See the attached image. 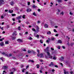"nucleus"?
Returning <instances> with one entry per match:
<instances>
[{
  "label": "nucleus",
  "instance_id": "nucleus-1",
  "mask_svg": "<svg viewBox=\"0 0 74 74\" xmlns=\"http://www.w3.org/2000/svg\"><path fill=\"white\" fill-rule=\"evenodd\" d=\"M45 52L46 53L49 51V47H47L46 49H44Z\"/></svg>",
  "mask_w": 74,
  "mask_h": 74
},
{
  "label": "nucleus",
  "instance_id": "nucleus-2",
  "mask_svg": "<svg viewBox=\"0 0 74 74\" xmlns=\"http://www.w3.org/2000/svg\"><path fill=\"white\" fill-rule=\"evenodd\" d=\"M8 69V66H4L2 67L3 70H7Z\"/></svg>",
  "mask_w": 74,
  "mask_h": 74
},
{
  "label": "nucleus",
  "instance_id": "nucleus-3",
  "mask_svg": "<svg viewBox=\"0 0 74 74\" xmlns=\"http://www.w3.org/2000/svg\"><path fill=\"white\" fill-rule=\"evenodd\" d=\"M43 54L42 53H41L39 55V54H37V56H40V58H43Z\"/></svg>",
  "mask_w": 74,
  "mask_h": 74
},
{
  "label": "nucleus",
  "instance_id": "nucleus-4",
  "mask_svg": "<svg viewBox=\"0 0 74 74\" xmlns=\"http://www.w3.org/2000/svg\"><path fill=\"white\" fill-rule=\"evenodd\" d=\"M16 35H17V33H16V32L15 31L13 34V36L14 37L16 36Z\"/></svg>",
  "mask_w": 74,
  "mask_h": 74
},
{
  "label": "nucleus",
  "instance_id": "nucleus-5",
  "mask_svg": "<svg viewBox=\"0 0 74 74\" xmlns=\"http://www.w3.org/2000/svg\"><path fill=\"white\" fill-rule=\"evenodd\" d=\"M4 1L3 0H1L0 2V5H1L3 4Z\"/></svg>",
  "mask_w": 74,
  "mask_h": 74
},
{
  "label": "nucleus",
  "instance_id": "nucleus-6",
  "mask_svg": "<svg viewBox=\"0 0 74 74\" xmlns=\"http://www.w3.org/2000/svg\"><path fill=\"white\" fill-rule=\"evenodd\" d=\"M21 16H18V17H16V18L19 21V20H20V19L21 18Z\"/></svg>",
  "mask_w": 74,
  "mask_h": 74
},
{
  "label": "nucleus",
  "instance_id": "nucleus-7",
  "mask_svg": "<svg viewBox=\"0 0 74 74\" xmlns=\"http://www.w3.org/2000/svg\"><path fill=\"white\" fill-rule=\"evenodd\" d=\"M64 74H69V72L67 71V72H66V70L64 69Z\"/></svg>",
  "mask_w": 74,
  "mask_h": 74
},
{
  "label": "nucleus",
  "instance_id": "nucleus-8",
  "mask_svg": "<svg viewBox=\"0 0 74 74\" xmlns=\"http://www.w3.org/2000/svg\"><path fill=\"white\" fill-rule=\"evenodd\" d=\"M27 12H30V11H32V10L30 8H28L27 10Z\"/></svg>",
  "mask_w": 74,
  "mask_h": 74
},
{
  "label": "nucleus",
  "instance_id": "nucleus-9",
  "mask_svg": "<svg viewBox=\"0 0 74 74\" xmlns=\"http://www.w3.org/2000/svg\"><path fill=\"white\" fill-rule=\"evenodd\" d=\"M54 66V64H53V62H51V64H49V66L52 67V66Z\"/></svg>",
  "mask_w": 74,
  "mask_h": 74
},
{
  "label": "nucleus",
  "instance_id": "nucleus-10",
  "mask_svg": "<svg viewBox=\"0 0 74 74\" xmlns=\"http://www.w3.org/2000/svg\"><path fill=\"white\" fill-rule=\"evenodd\" d=\"M46 53H47V56H50L51 53L49 52V51H48V52H47Z\"/></svg>",
  "mask_w": 74,
  "mask_h": 74
},
{
  "label": "nucleus",
  "instance_id": "nucleus-11",
  "mask_svg": "<svg viewBox=\"0 0 74 74\" xmlns=\"http://www.w3.org/2000/svg\"><path fill=\"white\" fill-rule=\"evenodd\" d=\"M17 41H18V42H22V40L20 39H18L17 40Z\"/></svg>",
  "mask_w": 74,
  "mask_h": 74
},
{
  "label": "nucleus",
  "instance_id": "nucleus-12",
  "mask_svg": "<svg viewBox=\"0 0 74 74\" xmlns=\"http://www.w3.org/2000/svg\"><path fill=\"white\" fill-rule=\"evenodd\" d=\"M44 27L45 28H48V25L47 24H45L44 25Z\"/></svg>",
  "mask_w": 74,
  "mask_h": 74
},
{
  "label": "nucleus",
  "instance_id": "nucleus-13",
  "mask_svg": "<svg viewBox=\"0 0 74 74\" xmlns=\"http://www.w3.org/2000/svg\"><path fill=\"white\" fill-rule=\"evenodd\" d=\"M0 45L1 46H3L4 45V42H1L0 43Z\"/></svg>",
  "mask_w": 74,
  "mask_h": 74
},
{
  "label": "nucleus",
  "instance_id": "nucleus-14",
  "mask_svg": "<svg viewBox=\"0 0 74 74\" xmlns=\"http://www.w3.org/2000/svg\"><path fill=\"white\" fill-rule=\"evenodd\" d=\"M60 60H61L62 61H63V60H64V58L62 57L61 58H60V59H59Z\"/></svg>",
  "mask_w": 74,
  "mask_h": 74
},
{
  "label": "nucleus",
  "instance_id": "nucleus-15",
  "mask_svg": "<svg viewBox=\"0 0 74 74\" xmlns=\"http://www.w3.org/2000/svg\"><path fill=\"white\" fill-rule=\"evenodd\" d=\"M10 4L11 5H13L14 3V2L12 1L10 3Z\"/></svg>",
  "mask_w": 74,
  "mask_h": 74
},
{
  "label": "nucleus",
  "instance_id": "nucleus-16",
  "mask_svg": "<svg viewBox=\"0 0 74 74\" xmlns=\"http://www.w3.org/2000/svg\"><path fill=\"white\" fill-rule=\"evenodd\" d=\"M34 36L35 37H37L38 38H39L40 37V36L38 35H37L36 36L34 35Z\"/></svg>",
  "mask_w": 74,
  "mask_h": 74
},
{
  "label": "nucleus",
  "instance_id": "nucleus-17",
  "mask_svg": "<svg viewBox=\"0 0 74 74\" xmlns=\"http://www.w3.org/2000/svg\"><path fill=\"white\" fill-rule=\"evenodd\" d=\"M37 28H36V30L37 31V32H39V27H38V26H37Z\"/></svg>",
  "mask_w": 74,
  "mask_h": 74
},
{
  "label": "nucleus",
  "instance_id": "nucleus-18",
  "mask_svg": "<svg viewBox=\"0 0 74 74\" xmlns=\"http://www.w3.org/2000/svg\"><path fill=\"white\" fill-rule=\"evenodd\" d=\"M53 59V60H56V56H55V55H54V56Z\"/></svg>",
  "mask_w": 74,
  "mask_h": 74
},
{
  "label": "nucleus",
  "instance_id": "nucleus-19",
  "mask_svg": "<svg viewBox=\"0 0 74 74\" xmlns=\"http://www.w3.org/2000/svg\"><path fill=\"white\" fill-rule=\"evenodd\" d=\"M62 41L60 40H59L58 41V43H62Z\"/></svg>",
  "mask_w": 74,
  "mask_h": 74
},
{
  "label": "nucleus",
  "instance_id": "nucleus-20",
  "mask_svg": "<svg viewBox=\"0 0 74 74\" xmlns=\"http://www.w3.org/2000/svg\"><path fill=\"white\" fill-rule=\"evenodd\" d=\"M28 62H32V63H34V61L33 60H29Z\"/></svg>",
  "mask_w": 74,
  "mask_h": 74
},
{
  "label": "nucleus",
  "instance_id": "nucleus-21",
  "mask_svg": "<svg viewBox=\"0 0 74 74\" xmlns=\"http://www.w3.org/2000/svg\"><path fill=\"white\" fill-rule=\"evenodd\" d=\"M64 14V13L63 12H62L60 14V15H63Z\"/></svg>",
  "mask_w": 74,
  "mask_h": 74
},
{
  "label": "nucleus",
  "instance_id": "nucleus-22",
  "mask_svg": "<svg viewBox=\"0 0 74 74\" xmlns=\"http://www.w3.org/2000/svg\"><path fill=\"white\" fill-rule=\"evenodd\" d=\"M36 66L37 67V69H38L39 68V64H37L36 65Z\"/></svg>",
  "mask_w": 74,
  "mask_h": 74
},
{
  "label": "nucleus",
  "instance_id": "nucleus-23",
  "mask_svg": "<svg viewBox=\"0 0 74 74\" xmlns=\"http://www.w3.org/2000/svg\"><path fill=\"white\" fill-rule=\"evenodd\" d=\"M32 52L33 53L34 55H36V53L34 51H33Z\"/></svg>",
  "mask_w": 74,
  "mask_h": 74
},
{
  "label": "nucleus",
  "instance_id": "nucleus-24",
  "mask_svg": "<svg viewBox=\"0 0 74 74\" xmlns=\"http://www.w3.org/2000/svg\"><path fill=\"white\" fill-rule=\"evenodd\" d=\"M58 1L59 3H62V0H58Z\"/></svg>",
  "mask_w": 74,
  "mask_h": 74
},
{
  "label": "nucleus",
  "instance_id": "nucleus-25",
  "mask_svg": "<svg viewBox=\"0 0 74 74\" xmlns=\"http://www.w3.org/2000/svg\"><path fill=\"white\" fill-rule=\"evenodd\" d=\"M12 40H15V39L16 38V37H12Z\"/></svg>",
  "mask_w": 74,
  "mask_h": 74
},
{
  "label": "nucleus",
  "instance_id": "nucleus-26",
  "mask_svg": "<svg viewBox=\"0 0 74 74\" xmlns=\"http://www.w3.org/2000/svg\"><path fill=\"white\" fill-rule=\"evenodd\" d=\"M57 48H58L59 49H60V46H57Z\"/></svg>",
  "mask_w": 74,
  "mask_h": 74
},
{
  "label": "nucleus",
  "instance_id": "nucleus-27",
  "mask_svg": "<svg viewBox=\"0 0 74 74\" xmlns=\"http://www.w3.org/2000/svg\"><path fill=\"white\" fill-rule=\"evenodd\" d=\"M33 14V15H34V16H36V13H35V12H34Z\"/></svg>",
  "mask_w": 74,
  "mask_h": 74
},
{
  "label": "nucleus",
  "instance_id": "nucleus-28",
  "mask_svg": "<svg viewBox=\"0 0 74 74\" xmlns=\"http://www.w3.org/2000/svg\"><path fill=\"white\" fill-rule=\"evenodd\" d=\"M49 58L50 59H52V56H51V55H50V56H49Z\"/></svg>",
  "mask_w": 74,
  "mask_h": 74
},
{
  "label": "nucleus",
  "instance_id": "nucleus-29",
  "mask_svg": "<svg viewBox=\"0 0 74 74\" xmlns=\"http://www.w3.org/2000/svg\"><path fill=\"white\" fill-rule=\"evenodd\" d=\"M25 15H23V19H25Z\"/></svg>",
  "mask_w": 74,
  "mask_h": 74
},
{
  "label": "nucleus",
  "instance_id": "nucleus-30",
  "mask_svg": "<svg viewBox=\"0 0 74 74\" xmlns=\"http://www.w3.org/2000/svg\"><path fill=\"white\" fill-rule=\"evenodd\" d=\"M51 39L52 41H54V40H55V38H52Z\"/></svg>",
  "mask_w": 74,
  "mask_h": 74
},
{
  "label": "nucleus",
  "instance_id": "nucleus-31",
  "mask_svg": "<svg viewBox=\"0 0 74 74\" xmlns=\"http://www.w3.org/2000/svg\"><path fill=\"white\" fill-rule=\"evenodd\" d=\"M42 40H40V42L41 43V44H42L43 43V42H42Z\"/></svg>",
  "mask_w": 74,
  "mask_h": 74
},
{
  "label": "nucleus",
  "instance_id": "nucleus-32",
  "mask_svg": "<svg viewBox=\"0 0 74 74\" xmlns=\"http://www.w3.org/2000/svg\"><path fill=\"white\" fill-rule=\"evenodd\" d=\"M5 44H8V41H6L5 42Z\"/></svg>",
  "mask_w": 74,
  "mask_h": 74
},
{
  "label": "nucleus",
  "instance_id": "nucleus-33",
  "mask_svg": "<svg viewBox=\"0 0 74 74\" xmlns=\"http://www.w3.org/2000/svg\"><path fill=\"white\" fill-rule=\"evenodd\" d=\"M47 34H51V32L49 31V32H47Z\"/></svg>",
  "mask_w": 74,
  "mask_h": 74
},
{
  "label": "nucleus",
  "instance_id": "nucleus-34",
  "mask_svg": "<svg viewBox=\"0 0 74 74\" xmlns=\"http://www.w3.org/2000/svg\"><path fill=\"white\" fill-rule=\"evenodd\" d=\"M31 51L30 50H28V53H31Z\"/></svg>",
  "mask_w": 74,
  "mask_h": 74
},
{
  "label": "nucleus",
  "instance_id": "nucleus-35",
  "mask_svg": "<svg viewBox=\"0 0 74 74\" xmlns=\"http://www.w3.org/2000/svg\"><path fill=\"white\" fill-rule=\"evenodd\" d=\"M13 12V10H12V11L11 12V10H9V12H10V13H12V12Z\"/></svg>",
  "mask_w": 74,
  "mask_h": 74
},
{
  "label": "nucleus",
  "instance_id": "nucleus-36",
  "mask_svg": "<svg viewBox=\"0 0 74 74\" xmlns=\"http://www.w3.org/2000/svg\"><path fill=\"white\" fill-rule=\"evenodd\" d=\"M37 52H38V54H39L40 53V51L39 50H37Z\"/></svg>",
  "mask_w": 74,
  "mask_h": 74
},
{
  "label": "nucleus",
  "instance_id": "nucleus-37",
  "mask_svg": "<svg viewBox=\"0 0 74 74\" xmlns=\"http://www.w3.org/2000/svg\"><path fill=\"white\" fill-rule=\"evenodd\" d=\"M32 7H33V8H36V6L34 5H33Z\"/></svg>",
  "mask_w": 74,
  "mask_h": 74
},
{
  "label": "nucleus",
  "instance_id": "nucleus-38",
  "mask_svg": "<svg viewBox=\"0 0 74 74\" xmlns=\"http://www.w3.org/2000/svg\"><path fill=\"white\" fill-rule=\"evenodd\" d=\"M25 69H23L22 70V72H25Z\"/></svg>",
  "mask_w": 74,
  "mask_h": 74
},
{
  "label": "nucleus",
  "instance_id": "nucleus-39",
  "mask_svg": "<svg viewBox=\"0 0 74 74\" xmlns=\"http://www.w3.org/2000/svg\"><path fill=\"white\" fill-rule=\"evenodd\" d=\"M30 3L29 2H27V5H30Z\"/></svg>",
  "mask_w": 74,
  "mask_h": 74
},
{
  "label": "nucleus",
  "instance_id": "nucleus-40",
  "mask_svg": "<svg viewBox=\"0 0 74 74\" xmlns=\"http://www.w3.org/2000/svg\"><path fill=\"white\" fill-rule=\"evenodd\" d=\"M12 15V16H16V14H13Z\"/></svg>",
  "mask_w": 74,
  "mask_h": 74
},
{
  "label": "nucleus",
  "instance_id": "nucleus-41",
  "mask_svg": "<svg viewBox=\"0 0 74 74\" xmlns=\"http://www.w3.org/2000/svg\"><path fill=\"white\" fill-rule=\"evenodd\" d=\"M18 30H21V27H18Z\"/></svg>",
  "mask_w": 74,
  "mask_h": 74
},
{
  "label": "nucleus",
  "instance_id": "nucleus-42",
  "mask_svg": "<svg viewBox=\"0 0 74 74\" xmlns=\"http://www.w3.org/2000/svg\"><path fill=\"white\" fill-rule=\"evenodd\" d=\"M70 14L71 15H72L73 14L71 12H70Z\"/></svg>",
  "mask_w": 74,
  "mask_h": 74
},
{
  "label": "nucleus",
  "instance_id": "nucleus-43",
  "mask_svg": "<svg viewBox=\"0 0 74 74\" xmlns=\"http://www.w3.org/2000/svg\"><path fill=\"white\" fill-rule=\"evenodd\" d=\"M12 56V55L11 54H9L8 55V56Z\"/></svg>",
  "mask_w": 74,
  "mask_h": 74
},
{
  "label": "nucleus",
  "instance_id": "nucleus-44",
  "mask_svg": "<svg viewBox=\"0 0 74 74\" xmlns=\"http://www.w3.org/2000/svg\"><path fill=\"white\" fill-rule=\"evenodd\" d=\"M32 30L34 31V32H35L36 31V30L34 28H32Z\"/></svg>",
  "mask_w": 74,
  "mask_h": 74
},
{
  "label": "nucleus",
  "instance_id": "nucleus-45",
  "mask_svg": "<svg viewBox=\"0 0 74 74\" xmlns=\"http://www.w3.org/2000/svg\"><path fill=\"white\" fill-rule=\"evenodd\" d=\"M21 67L22 68L23 67H24V65H21Z\"/></svg>",
  "mask_w": 74,
  "mask_h": 74
},
{
  "label": "nucleus",
  "instance_id": "nucleus-46",
  "mask_svg": "<svg viewBox=\"0 0 74 74\" xmlns=\"http://www.w3.org/2000/svg\"><path fill=\"white\" fill-rule=\"evenodd\" d=\"M51 49L52 50V51H53L54 50V49L52 48H51Z\"/></svg>",
  "mask_w": 74,
  "mask_h": 74
},
{
  "label": "nucleus",
  "instance_id": "nucleus-47",
  "mask_svg": "<svg viewBox=\"0 0 74 74\" xmlns=\"http://www.w3.org/2000/svg\"><path fill=\"white\" fill-rule=\"evenodd\" d=\"M23 51H24L25 52H26V49H23Z\"/></svg>",
  "mask_w": 74,
  "mask_h": 74
},
{
  "label": "nucleus",
  "instance_id": "nucleus-48",
  "mask_svg": "<svg viewBox=\"0 0 74 74\" xmlns=\"http://www.w3.org/2000/svg\"><path fill=\"white\" fill-rule=\"evenodd\" d=\"M25 34H28V32H27L25 33Z\"/></svg>",
  "mask_w": 74,
  "mask_h": 74
},
{
  "label": "nucleus",
  "instance_id": "nucleus-49",
  "mask_svg": "<svg viewBox=\"0 0 74 74\" xmlns=\"http://www.w3.org/2000/svg\"><path fill=\"white\" fill-rule=\"evenodd\" d=\"M54 32H56H56H57V31H56V29H55L54 30Z\"/></svg>",
  "mask_w": 74,
  "mask_h": 74
},
{
  "label": "nucleus",
  "instance_id": "nucleus-50",
  "mask_svg": "<svg viewBox=\"0 0 74 74\" xmlns=\"http://www.w3.org/2000/svg\"><path fill=\"white\" fill-rule=\"evenodd\" d=\"M38 12H40V11H41V10H40V9H38Z\"/></svg>",
  "mask_w": 74,
  "mask_h": 74
},
{
  "label": "nucleus",
  "instance_id": "nucleus-51",
  "mask_svg": "<svg viewBox=\"0 0 74 74\" xmlns=\"http://www.w3.org/2000/svg\"><path fill=\"white\" fill-rule=\"evenodd\" d=\"M66 38H67L68 40H69V39H70V38H69L68 36H66Z\"/></svg>",
  "mask_w": 74,
  "mask_h": 74
},
{
  "label": "nucleus",
  "instance_id": "nucleus-52",
  "mask_svg": "<svg viewBox=\"0 0 74 74\" xmlns=\"http://www.w3.org/2000/svg\"><path fill=\"white\" fill-rule=\"evenodd\" d=\"M29 40H32V38L31 37H29Z\"/></svg>",
  "mask_w": 74,
  "mask_h": 74
},
{
  "label": "nucleus",
  "instance_id": "nucleus-53",
  "mask_svg": "<svg viewBox=\"0 0 74 74\" xmlns=\"http://www.w3.org/2000/svg\"><path fill=\"white\" fill-rule=\"evenodd\" d=\"M70 73L71 74H73V71H71L70 72Z\"/></svg>",
  "mask_w": 74,
  "mask_h": 74
},
{
  "label": "nucleus",
  "instance_id": "nucleus-54",
  "mask_svg": "<svg viewBox=\"0 0 74 74\" xmlns=\"http://www.w3.org/2000/svg\"><path fill=\"white\" fill-rule=\"evenodd\" d=\"M12 58H13V59H16V58H15V57H12Z\"/></svg>",
  "mask_w": 74,
  "mask_h": 74
},
{
  "label": "nucleus",
  "instance_id": "nucleus-55",
  "mask_svg": "<svg viewBox=\"0 0 74 74\" xmlns=\"http://www.w3.org/2000/svg\"><path fill=\"white\" fill-rule=\"evenodd\" d=\"M73 43H71V47H73Z\"/></svg>",
  "mask_w": 74,
  "mask_h": 74
},
{
  "label": "nucleus",
  "instance_id": "nucleus-56",
  "mask_svg": "<svg viewBox=\"0 0 74 74\" xmlns=\"http://www.w3.org/2000/svg\"><path fill=\"white\" fill-rule=\"evenodd\" d=\"M49 41H50V40H47V41H46V42H49Z\"/></svg>",
  "mask_w": 74,
  "mask_h": 74
},
{
  "label": "nucleus",
  "instance_id": "nucleus-57",
  "mask_svg": "<svg viewBox=\"0 0 74 74\" xmlns=\"http://www.w3.org/2000/svg\"><path fill=\"white\" fill-rule=\"evenodd\" d=\"M10 74H14V73L12 72L10 73Z\"/></svg>",
  "mask_w": 74,
  "mask_h": 74
},
{
  "label": "nucleus",
  "instance_id": "nucleus-58",
  "mask_svg": "<svg viewBox=\"0 0 74 74\" xmlns=\"http://www.w3.org/2000/svg\"><path fill=\"white\" fill-rule=\"evenodd\" d=\"M18 64H19V63L16 62V63L15 64L16 65H17Z\"/></svg>",
  "mask_w": 74,
  "mask_h": 74
},
{
  "label": "nucleus",
  "instance_id": "nucleus-59",
  "mask_svg": "<svg viewBox=\"0 0 74 74\" xmlns=\"http://www.w3.org/2000/svg\"><path fill=\"white\" fill-rule=\"evenodd\" d=\"M62 47L63 49H65V47L64 46H62Z\"/></svg>",
  "mask_w": 74,
  "mask_h": 74
},
{
  "label": "nucleus",
  "instance_id": "nucleus-60",
  "mask_svg": "<svg viewBox=\"0 0 74 74\" xmlns=\"http://www.w3.org/2000/svg\"><path fill=\"white\" fill-rule=\"evenodd\" d=\"M40 69L41 70H43V69H44V68H42V67H41Z\"/></svg>",
  "mask_w": 74,
  "mask_h": 74
},
{
  "label": "nucleus",
  "instance_id": "nucleus-61",
  "mask_svg": "<svg viewBox=\"0 0 74 74\" xmlns=\"http://www.w3.org/2000/svg\"><path fill=\"white\" fill-rule=\"evenodd\" d=\"M59 36V34H56V35H55V36H56V37H58V36Z\"/></svg>",
  "mask_w": 74,
  "mask_h": 74
},
{
  "label": "nucleus",
  "instance_id": "nucleus-62",
  "mask_svg": "<svg viewBox=\"0 0 74 74\" xmlns=\"http://www.w3.org/2000/svg\"><path fill=\"white\" fill-rule=\"evenodd\" d=\"M5 53L3 52V53H2V55H5Z\"/></svg>",
  "mask_w": 74,
  "mask_h": 74
},
{
  "label": "nucleus",
  "instance_id": "nucleus-63",
  "mask_svg": "<svg viewBox=\"0 0 74 74\" xmlns=\"http://www.w3.org/2000/svg\"><path fill=\"white\" fill-rule=\"evenodd\" d=\"M55 67H57V68L58 67V65H55Z\"/></svg>",
  "mask_w": 74,
  "mask_h": 74
},
{
  "label": "nucleus",
  "instance_id": "nucleus-64",
  "mask_svg": "<svg viewBox=\"0 0 74 74\" xmlns=\"http://www.w3.org/2000/svg\"><path fill=\"white\" fill-rule=\"evenodd\" d=\"M40 73H42V71L41 70L40 71Z\"/></svg>",
  "mask_w": 74,
  "mask_h": 74
}]
</instances>
